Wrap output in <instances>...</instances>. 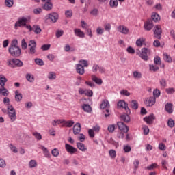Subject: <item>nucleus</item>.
Instances as JSON below:
<instances>
[{
    "label": "nucleus",
    "instance_id": "1",
    "mask_svg": "<svg viewBox=\"0 0 175 175\" xmlns=\"http://www.w3.org/2000/svg\"><path fill=\"white\" fill-rule=\"evenodd\" d=\"M8 110V115L9 116V118L10 119L11 122H14L16 120H17L16 109H14V107H13V105H8L7 107Z\"/></svg>",
    "mask_w": 175,
    "mask_h": 175
},
{
    "label": "nucleus",
    "instance_id": "2",
    "mask_svg": "<svg viewBox=\"0 0 175 175\" xmlns=\"http://www.w3.org/2000/svg\"><path fill=\"white\" fill-rule=\"evenodd\" d=\"M88 66V62L85 60H80L79 64L76 65L77 73L79 75H84V68Z\"/></svg>",
    "mask_w": 175,
    "mask_h": 175
},
{
    "label": "nucleus",
    "instance_id": "3",
    "mask_svg": "<svg viewBox=\"0 0 175 175\" xmlns=\"http://www.w3.org/2000/svg\"><path fill=\"white\" fill-rule=\"evenodd\" d=\"M8 51L12 57L18 58L21 55V49L18 46H10Z\"/></svg>",
    "mask_w": 175,
    "mask_h": 175
},
{
    "label": "nucleus",
    "instance_id": "4",
    "mask_svg": "<svg viewBox=\"0 0 175 175\" xmlns=\"http://www.w3.org/2000/svg\"><path fill=\"white\" fill-rule=\"evenodd\" d=\"M28 21H29V17L27 18L23 16L21 18H19L18 21L15 23L14 28L16 29H17L18 27L21 28L24 27L27 24V23H28Z\"/></svg>",
    "mask_w": 175,
    "mask_h": 175
},
{
    "label": "nucleus",
    "instance_id": "5",
    "mask_svg": "<svg viewBox=\"0 0 175 175\" xmlns=\"http://www.w3.org/2000/svg\"><path fill=\"white\" fill-rule=\"evenodd\" d=\"M139 55L140 58L144 61H148V55L151 54V50L147 48H143L142 49L141 53H137Z\"/></svg>",
    "mask_w": 175,
    "mask_h": 175
},
{
    "label": "nucleus",
    "instance_id": "6",
    "mask_svg": "<svg viewBox=\"0 0 175 175\" xmlns=\"http://www.w3.org/2000/svg\"><path fill=\"white\" fill-rule=\"evenodd\" d=\"M59 17V16L58 15V13L51 12L45 16V20H51L52 23H57V21H58Z\"/></svg>",
    "mask_w": 175,
    "mask_h": 175
},
{
    "label": "nucleus",
    "instance_id": "7",
    "mask_svg": "<svg viewBox=\"0 0 175 175\" xmlns=\"http://www.w3.org/2000/svg\"><path fill=\"white\" fill-rule=\"evenodd\" d=\"M29 54L31 55H33V54L36 53V42L35 40H30L29 45Z\"/></svg>",
    "mask_w": 175,
    "mask_h": 175
},
{
    "label": "nucleus",
    "instance_id": "8",
    "mask_svg": "<svg viewBox=\"0 0 175 175\" xmlns=\"http://www.w3.org/2000/svg\"><path fill=\"white\" fill-rule=\"evenodd\" d=\"M65 148L66 151H67L68 154H70V155H73V154H76V152H77V148L73 147L70 144H66Z\"/></svg>",
    "mask_w": 175,
    "mask_h": 175
},
{
    "label": "nucleus",
    "instance_id": "9",
    "mask_svg": "<svg viewBox=\"0 0 175 175\" xmlns=\"http://www.w3.org/2000/svg\"><path fill=\"white\" fill-rule=\"evenodd\" d=\"M154 33L156 39H161L162 38V29L160 25H157L154 27Z\"/></svg>",
    "mask_w": 175,
    "mask_h": 175
},
{
    "label": "nucleus",
    "instance_id": "10",
    "mask_svg": "<svg viewBox=\"0 0 175 175\" xmlns=\"http://www.w3.org/2000/svg\"><path fill=\"white\" fill-rule=\"evenodd\" d=\"M117 126H118L120 131H121L122 132H124V133H128L129 131V127H128V126L124 124V122H118L117 123Z\"/></svg>",
    "mask_w": 175,
    "mask_h": 175
},
{
    "label": "nucleus",
    "instance_id": "11",
    "mask_svg": "<svg viewBox=\"0 0 175 175\" xmlns=\"http://www.w3.org/2000/svg\"><path fill=\"white\" fill-rule=\"evenodd\" d=\"M62 126L65 128H72L75 125V121L73 120H65L62 119Z\"/></svg>",
    "mask_w": 175,
    "mask_h": 175
},
{
    "label": "nucleus",
    "instance_id": "12",
    "mask_svg": "<svg viewBox=\"0 0 175 175\" xmlns=\"http://www.w3.org/2000/svg\"><path fill=\"white\" fill-rule=\"evenodd\" d=\"M144 28L146 31H151V29L154 28V23H152V21H146L144 23Z\"/></svg>",
    "mask_w": 175,
    "mask_h": 175
},
{
    "label": "nucleus",
    "instance_id": "13",
    "mask_svg": "<svg viewBox=\"0 0 175 175\" xmlns=\"http://www.w3.org/2000/svg\"><path fill=\"white\" fill-rule=\"evenodd\" d=\"M118 31L123 35H128L129 33V29L124 25H120L118 27Z\"/></svg>",
    "mask_w": 175,
    "mask_h": 175
},
{
    "label": "nucleus",
    "instance_id": "14",
    "mask_svg": "<svg viewBox=\"0 0 175 175\" xmlns=\"http://www.w3.org/2000/svg\"><path fill=\"white\" fill-rule=\"evenodd\" d=\"M155 102H157L155 97L152 96L146 98L145 104L149 107H151V106H154V105H155Z\"/></svg>",
    "mask_w": 175,
    "mask_h": 175
},
{
    "label": "nucleus",
    "instance_id": "15",
    "mask_svg": "<svg viewBox=\"0 0 175 175\" xmlns=\"http://www.w3.org/2000/svg\"><path fill=\"white\" fill-rule=\"evenodd\" d=\"M98 70L100 73H105V68L98 66V64H94L92 67V72H94V73H96Z\"/></svg>",
    "mask_w": 175,
    "mask_h": 175
},
{
    "label": "nucleus",
    "instance_id": "16",
    "mask_svg": "<svg viewBox=\"0 0 175 175\" xmlns=\"http://www.w3.org/2000/svg\"><path fill=\"white\" fill-rule=\"evenodd\" d=\"M81 131V125L80 123H76L73 126V133L74 135H79Z\"/></svg>",
    "mask_w": 175,
    "mask_h": 175
},
{
    "label": "nucleus",
    "instance_id": "17",
    "mask_svg": "<svg viewBox=\"0 0 175 175\" xmlns=\"http://www.w3.org/2000/svg\"><path fill=\"white\" fill-rule=\"evenodd\" d=\"M92 81L96 83V84H98V85H102V84H103V81L102 80V79L98 78L95 75H92Z\"/></svg>",
    "mask_w": 175,
    "mask_h": 175
},
{
    "label": "nucleus",
    "instance_id": "18",
    "mask_svg": "<svg viewBox=\"0 0 175 175\" xmlns=\"http://www.w3.org/2000/svg\"><path fill=\"white\" fill-rule=\"evenodd\" d=\"M100 108L101 109H109L110 108V103H109V100H103L100 105Z\"/></svg>",
    "mask_w": 175,
    "mask_h": 175
},
{
    "label": "nucleus",
    "instance_id": "19",
    "mask_svg": "<svg viewBox=\"0 0 175 175\" xmlns=\"http://www.w3.org/2000/svg\"><path fill=\"white\" fill-rule=\"evenodd\" d=\"M118 107L124 109L126 111H128V110H129V108L128 107V104L125 103L124 100H120L118 103Z\"/></svg>",
    "mask_w": 175,
    "mask_h": 175
},
{
    "label": "nucleus",
    "instance_id": "20",
    "mask_svg": "<svg viewBox=\"0 0 175 175\" xmlns=\"http://www.w3.org/2000/svg\"><path fill=\"white\" fill-rule=\"evenodd\" d=\"M165 110L168 113V114H172V113H173V104L167 103L165 105Z\"/></svg>",
    "mask_w": 175,
    "mask_h": 175
},
{
    "label": "nucleus",
    "instance_id": "21",
    "mask_svg": "<svg viewBox=\"0 0 175 175\" xmlns=\"http://www.w3.org/2000/svg\"><path fill=\"white\" fill-rule=\"evenodd\" d=\"M8 83V79L3 75H0V85L1 88H5V85Z\"/></svg>",
    "mask_w": 175,
    "mask_h": 175
},
{
    "label": "nucleus",
    "instance_id": "22",
    "mask_svg": "<svg viewBox=\"0 0 175 175\" xmlns=\"http://www.w3.org/2000/svg\"><path fill=\"white\" fill-rule=\"evenodd\" d=\"M82 103V109L84 110L86 113H88V100L87 99H82L81 100Z\"/></svg>",
    "mask_w": 175,
    "mask_h": 175
},
{
    "label": "nucleus",
    "instance_id": "23",
    "mask_svg": "<svg viewBox=\"0 0 175 175\" xmlns=\"http://www.w3.org/2000/svg\"><path fill=\"white\" fill-rule=\"evenodd\" d=\"M154 120H155V116H154V114H151L148 117H146L144 118V120L147 124H151L154 121Z\"/></svg>",
    "mask_w": 175,
    "mask_h": 175
},
{
    "label": "nucleus",
    "instance_id": "24",
    "mask_svg": "<svg viewBox=\"0 0 175 175\" xmlns=\"http://www.w3.org/2000/svg\"><path fill=\"white\" fill-rule=\"evenodd\" d=\"M40 148L43 151L45 158H50V157H51V154H50L49 150H47V148L44 147V146H41Z\"/></svg>",
    "mask_w": 175,
    "mask_h": 175
},
{
    "label": "nucleus",
    "instance_id": "25",
    "mask_svg": "<svg viewBox=\"0 0 175 175\" xmlns=\"http://www.w3.org/2000/svg\"><path fill=\"white\" fill-rule=\"evenodd\" d=\"M75 35H76L78 38H84L85 33L81 31L80 29H75L74 30Z\"/></svg>",
    "mask_w": 175,
    "mask_h": 175
},
{
    "label": "nucleus",
    "instance_id": "26",
    "mask_svg": "<svg viewBox=\"0 0 175 175\" xmlns=\"http://www.w3.org/2000/svg\"><path fill=\"white\" fill-rule=\"evenodd\" d=\"M31 31H33V32H35L36 35H39V33L42 32V29H40V27H39V25H34L32 27Z\"/></svg>",
    "mask_w": 175,
    "mask_h": 175
},
{
    "label": "nucleus",
    "instance_id": "27",
    "mask_svg": "<svg viewBox=\"0 0 175 175\" xmlns=\"http://www.w3.org/2000/svg\"><path fill=\"white\" fill-rule=\"evenodd\" d=\"M13 64L17 68H21V66L24 65V63H23V62L18 59H13Z\"/></svg>",
    "mask_w": 175,
    "mask_h": 175
},
{
    "label": "nucleus",
    "instance_id": "28",
    "mask_svg": "<svg viewBox=\"0 0 175 175\" xmlns=\"http://www.w3.org/2000/svg\"><path fill=\"white\" fill-rule=\"evenodd\" d=\"M43 9H44V10H51V9H53V3H51V1L45 3L43 5Z\"/></svg>",
    "mask_w": 175,
    "mask_h": 175
},
{
    "label": "nucleus",
    "instance_id": "29",
    "mask_svg": "<svg viewBox=\"0 0 175 175\" xmlns=\"http://www.w3.org/2000/svg\"><path fill=\"white\" fill-rule=\"evenodd\" d=\"M29 167L30 169H33L35 167H38V162L35 159L30 160L29 162Z\"/></svg>",
    "mask_w": 175,
    "mask_h": 175
},
{
    "label": "nucleus",
    "instance_id": "30",
    "mask_svg": "<svg viewBox=\"0 0 175 175\" xmlns=\"http://www.w3.org/2000/svg\"><path fill=\"white\" fill-rule=\"evenodd\" d=\"M25 77L29 83H33V81H35V77H33V75L32 74L27 73L26 74Z\"/></svg>",
    "mask_w": 175,
    "mask_h": 175
},
{
    "label": "nucleus",
    "instance_id": "31",
    "mask_svg": "<svg viewBox=\"0 0 175 175\" xmlns=\"http://www.w3.org/2000/svg\"><path fill=\"white\" fill-rule=\"evenodd\" d=\"M120 118L122 121H124V122H129L131 121V118L129 117V115L124 113L120 116Z\"/></svg>",
    "mask_w": 175,
    "mask_h": 175
},
{
    "label": "nucleus",
    "instance_id": "32",
    "mask_svg": "<svg viewBox=\"0 0 175 175\" xmlns=\"http://www.w3.org/2000/svg\"><path fill=\"white\" fill-rule=\"evenodd\" d=\"M23 99V94L20 93L18 90L15 92V100L17 102H21V100Z\"/></svg>",
    "mask_w": 175,
    "mask_h": 175
},
{
    "label": "nucleus",
    "instance_id": "33",
    "mask_svg": "<svg viewBox=\"0 0 175 175\" xmlns=\"http://www.w3.org/2000/svg\"><path fill=\"white\" fill-rule=\"evenodd\" d=\"M77 148H79V150H80L81 151H87V148L85 147L84 144L81 142L77 143Z\"/></svg>",
    "mask_w": 175,
    "mask_h": 175
},
{
    "label": "nucleus",
    "instance_id": "34",
    "mask_svg": "<svg viewBox=\"0 0 175 175\" xmlns=\"http://www.w3.org/2000/svg\"><path fill=\"white\" fill-rule=\"evenodd\" d=\"M152 20L157 23L161 20V17H159V15L157 12H153L152 14Z\"/></svg>",
    "mask_w": 175,
    "mask_h": 175
},
{
    "label": "nucleus",
    "instance_id": "35",
    "mask_svg": "<svg viewBox=\"0 0 175 175\" xmlns=\"http://www.w3.org/2000/svg\"><path fill=\"white\" fill-rule=\"evenodd\" d=\"M4 3L7 8H13L14 0H5Z\"/></svg>",
    "mask_w": 175,
    "mask_h": 175
},
{
    "label": "nucleus",
    "instance_id": "36",
    "mask_svg": "<svg viewBox=\"0 0 175 175\" xmlns=\"http://www.w3.org/2000/svg\"><path fill=\"white\" fill-rule=\"evenodd\" d=\"M146 42V39L141 38L139 39H137L136 41V46L137 47H142L143 46V43Z\"/></svg>",
    "mask_w": 175,
    "mask_h": 175
},
{
    "label": "nucleus",
    "instance_id": "37",
    "mask_svg": "<svg viewBox=\"0 0 175 175\" xmlns=\"http://www.w3.org/2000/svg\"><path fill=\"white\" fill-rule=\"evenodd\" d=\"M109 6L111 8H117L118 6V0H110Z\"/></svg>",
    "mask_w": 175,
    "mask_h": 175
},
{
    "label": "nucleus",
    "instance_id": "38",
    "mask_svg": "<svg viewBox=\"0 0 175 175\" xmlns=\"http://www.w3.org/2000/svg\"><path fill=\"white\" fill-rule=\"evenodd\" d=\"M48 79L49 80H55L57 79V74L54 72H50L48 75Z\"/></svg>",
    "mask_w": 175,
    "mask_h": 175
},
{
    "label": "nucleus",
    "instance_id": "39",
    "mask_svg": "<svg viewBox=\"0 0 175 175\" xmlns=\"http://www.w3.org/2000/svg\"><path fill=\"white\" fill-rule=\"evenodd\" d=\"M2 94L3 96H8L9 95V90L6 88H0V94Z\"/></svg>",
    "mask_w": 175,
    "mask_h": 175
},
{
    "label": "nucleus",
    "instance_id": "40",
    "mask_svg": "<svg viewBox=\"0 0 175 175\" xmlns=\"http://www.w3.org/2000/svg\"><path fill=\"white\" fill-rule=\"evenodd\" d=\"M131 106L132 109H134V110H136L139 108V104L137 103V101L135 100L131 101Z\"/></svg>",
    "mask_w": 175,
    "mask_h": 175
},
{
    "label": "nucleus",
    "instance_id": "41",
    "mask_svg": "<svg viewBox=\"0 0 175 175\" xmlns=\"http://www.w3.org/2000/svg\"><path fill=\"white\" fill-rule=\"evenodd\" d=\"M149 69H150V72H157V70H159V67H158V66L150 64Z\"/></svg>",
    "mask_w": 175,
    "mask_h": 175
},
{
    "label": "nucleus",
    "instance_id": "42",
    "mask_svg": "<svg viewBox=\"0 0 175 175\" xmlns=\"http://www.w3.org/2000/svg\"><path fill=\"white\" fill-rule=\"evenodd\" d=\"M116 128H117V126L116 124H110L109 126H108L107 130L111 133H113V132H114V131L116 130Z\"/></svg>",
    "mask_w": 175,
    "mask_h": 175
},
{
    "label": "nucleus",
    "instance_id": "43",
    "mask_svg": "<svg viewBox=\"0 0 175 175\" xmlns=\"http://www.w3.org/2000/svg\"><path fill=\"white\" fill-rule=\"evenodd\" d=\"M163 59L165 61V62H172V57L167 53L163 54Z\"/></svg>",
    "mask_w": 175,
    "mask_h": 175
},
{
    "label": "nucleus",
    "instance_id": "44",
    "mask_svg": "<svg viewBox=\"0 0 175 175\" xmlns=\"http://www.w3.org/2000/svg\"><path fill=\"white\" fill-rule=\"evenodd\" d=\"M109 157L112 159H114L116 158V157H117V154H116V150L111 149L109 150Z\"/></svg>",
    "mask_w": 175,
    "mask_h": 175
},
{
    "label": "nucleus",
    "instance_id": "45",
    "mask_svg": "<svg viewBox=\"0 0 175 175\" xmlns=\"http://www.w3.org/2000/svg\"><path fill=\"white\" fill-rule=\"evenodd\" d=\"M161 95V91H159V90L158 89H155L154 91H153V98H159Z\"/></svg>",
    "mask_w": 175,
    "mask_h": 175
},
{
    "label": "nucleus",
    "instance_id": "46",
    "mask_svg": "<svg viewBox=\"0 0 175 175\" xmlns=\"http://www.w3.org/2000/svg\"><path fill=\"white\" fill-rule=\"evenodd\" d=\"M133 77L134 79H142V72L139 71H134Z\"/></svg>",
    "mask_w": 175,
    "mask_h": 175
},
{
    "label": "nucleus",
    "instance_id": "47",
    "mask_svg": "<svg viewBox=\"0 0 175 175\" xmlns=\"http://www.w3.org/2000/svg\"><path fill=\"white\" fill-rule=\"evenodd\" d=\"M79 94H80V95H85L86 96H88V90L79 88Z\"/></svg>",
    "mask_w": 175,
    "mask_h": 175
},
{
    "label": "nucleus",
    "instance_id": "48",
    "mask_svg": "<svg viewBox=\"0 0 175 175\" xmlns=\"http://www.w3.org/2000/svg\"><path fill=\"white\" fill-rule=\"evenodd\" d=\"M65 16L67 17V18H70L72 16H73V12L72 10H66L65 12Z\"/></svg>",
    "mask_w": 175,
    "mask_h": 175
},
{
    "label": "nucleus",
    "instance_id": "49",
    "mask_svg": "<svg viewBox=\"0 0 175 175\" xmlns=\"http://www.w3.org/2000/svg\"><path fill=\"white\" fill-rule=\"evenodd\" d=\"M9 147H10L11 151H12V152H14V154H17L18 152L17 148L15 146H14L13 144H10Z\"/></svg>",
    "mask_w": 175,
    "mask_h": 175
},
{
    "label": "nucleus",
    "instance_id": "50",
    "mask_svg": "<svg viewBox=\"0 0 175 175\" xmlns=\"http://www.w3.org/2000/svg\"><path fill=\"white\" fill-rule=\"evenodd\" d=\"M174 124H175L174 120H173V119L172 118L168 119L167 125L170 128L174 127Z\"/></svg>",
    "mask_w": 175,
    "mask_h": 175
},
{
    "label": "nucleus",
    "instance_id": "51",
    "mask_svg": "<svg viewBox=\"0 0 175 175\" xmlns=\"http://www.w3.org/2000/svg\"><path fill=\"white\" fill-rule=\"evenodd\" d=\"M28 47V44L25 42V39H23L21 41V48L23 50H26V49Z\"/></svg>",
    "mask_w": 175,
    "mask_h": 175
},
{
    "label": "nucleus",
    "instance_id": "52",
    "mask_svg": "<svg viewBox=\"0 0 175 175\" xmlns=\"http://www.w3.org/2000/svg\"><path fill=\"white\" fill-rule=\"evenodd\" d=\"M142 129L144 131V135H147L148 133H150V129H148V126H143Z\"/></svg>",
    "mask_w": 175,
    "mask_h": 175
},
{
    "label": "nucleus",
    "instance_id": "53",
    "mask_svg": "<svg viewBox=\"0 0 175 175\" xmlns=\"http://www.w3.org/2000/svg\"><path fill=\"white\" fill-rule=\"evenodd\" d=\"M51 154L53 157H58L59 155V150L57 148H54L51 151Z\"/></svg>",
    "mask_w": 175,
    "mask_h": 175
},
{
    "label": "nucleus",
    "instance_id": "54",
    "mask_svg": "<svg viewBox=\"0 0 175 175\" xmlns=\"http://www.w3.org/2000/svg\"><path fill=\"white\" fill-rule=\"evenodd\" d=\"M123 150L124 152H131V151H132V148H131L130 146L124 145L123 146Z\"/></svg>",
    "mask_w": 175,
    "mask_h": 175
},
{
    "label": "nucleus",
    "instance_id": "55",
    "mask_svg": "<svg viewBox=\"0 0 175 175\" xmlns=\"http://www.w3.org/2000/svg\"><path fill=\"white\" fill-rule=\"evenodd\" d=\"M33 135L37 140H42V135L38 132L33 133Z\"/></svg>",
    "mask_w": 175,
    "mask_h": 175
},
{
    "label": "nucleus",
    "instance_id": "56",
    "mask_svg": "<svg viewBox=\"0 0 175 175\" xmlns=\"http://www.w3.org/2000/svg\"><path fill=\"white\" fill-rule=\"evenodd\" d=\"M35 63L36 65H40V66H43V65H44V62L41 59H36Z\"/></svg>",
    "mask_w": 175,
    "mask_h": 175
},
{
    "label": "nucleus",
    "instance_id": "57",
    "mask_svg": "<svg viewBox=\"0 0 175 175\" xmlns=\"http://www.w3.org/2000/svg\"><path fill=\"white\" fill-rule=\"evenodd\" d=\"M158 165L157 163H153L146 167L147 170H152L153 169H157Z\"/></svg>",
    "mask_w": 175,
    "mask_h": 175
},
{
    "label": "nucleus",
    "instance_id": "58",
    "mask_svg": "<svg viewBox=\"0 0 175 175\" xmlns=\"http://www.w3.org/2000/svg\"><path fill=\"white\" fill-rule=\"evenodd\" d=\"M120 95H124V96H129L131 95V93L128 92L126 90H122L120 91Z\"/></svg>",
    "mask_w": 175,
    "mask_h": 175
},
{
    "label": "nucleus",
    "instance_id": "59",
    "mask_svg": "<svg viewBox=\"0 0 175 175\" xmlns=\"http://www.w3.org/2000/svg\"><path fill=\"white\" fill-rule=\"evenodd\" d=\"M60 124H62V120H53L52 122V125H53V126H57V125H59Z\"/></svg>",
    "mask_w": 175,
    "mask_h": 175
},
{
    "label": "nucleus",
    "instance_id": "60",
    "mask_svg": "<svg viewBox=\"0 0 175 175\" xmlns=\"http://www.w3.org/2000/svg\"><path fill=\"white\" fill-rule=\"evenodd\" d=\"M90 14L92 16H98V13H99V11L96 8H94L90 11Z\"/></svg>",
    "mask_w": 175,
    "mask_h": 175
},
{
    "label": "nucleus",
    "instance_id": "61",
    "mask_svg": "<svg viewBox=\"0 0 175 175\" xmlns=\"http://www.w3.org/2000/svg\"><path fill=\"white\" fill-rule=\"evenodd\" d=\"M154 63L156 65H161V57H159V56L155 57L154 59Z\"/></svg>",
    "mask_w": 175,
    "mask_h": 175
},
{
    "label": "nucleus",
    "instance_id": "62",
    "mask_svg": "<svg viewBox=\"0 0 175 175\" xmlns=\"http://www.w3.org/2000/svg\"><path fill=\"white\" fill-rule=\"evenodd\" d=\"M51 45L50 44H44L42 46L41 49L43 50V51H46L47 50H50V47Z\"/></svg>",
    "mask_w": 175,
    "mask_h": 175
},
{
    "label": "nucleus",
    "instance_id": "63",
    "mask_svg": "<svg viewBox=\"0 0 175 175\" xmlns=\"http://www.w3.org/2000/svg\"><path fill=\"white\" fill-rule=\"evenodd\" d=\"M0 167H6V161H5L2 158H0Z\"/></svg>",
    "mask_w": 175,
    "mask_h": 175
},
{
    "label": "nucleus",
    "instance_id": "64",
    "mask_svg": "<svg viewBox=\"0 0 175 175\" xmlns=\"http://www.w3.org/2000/svg\"><path fill=\"white\" fill-rule=\"evenodd\" d=\"M42 10L40 8H36L33 10L34 14H40V13H42Z\"/></svg>",
    "mask_w": 175,
    "mask_h": 175
}]
</instances>
